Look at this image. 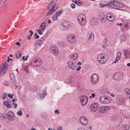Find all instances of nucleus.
<instances>
[{"label": "nucleus", "instance_id": "20", "mask_svg": "<svg viewBox=\"0 0 130 130\" xmlns=\"http://www.w3.org/2000/svg\"><path fill=\"white\" fill-rule=\"evenodd\" d=\"M113 78L117 80H119L122 78V75L120 73H116L113 75Z\"/></svg>", "mask_w": 130, "mask_h": 130}, {"label": "nucleus", "instance_id": "2", "mask_svg": "<svg viewBox=\"0 0 130 130\" xmlns=\"http://www.w3.org/2000/svg\"><path fill=\"white\" fill-rule=\"evenodd\" d=\"M108 5H112L120 8H123L124 7V4L123 3L115 1H111L110 2L108 3L107 5L102 3L99 4V7L100 8L104 7Z\"/></svg>", "mask_w": 130, "mask_h": 130}, {"label": "nucleus", "instance_id": "64", "mask_svg": "<svg viewBox=\"0 0 130 130\" xmlns=\"http://www.w3.org/2000/svg\"><path fill=\"white\" fill-rule=\"evenodd\" d=\"M127 66H128L130 67V63H127Z\"/></svg>", "mask_w": 130, "mask_h": 130}, {"label": "nucleus", "instance_id": "54", "mask_svg": "<svg viewBox=\"0 0 130 130\" xmlns=\"http://www.w3.org/2000/svg\"><path fill=\"white\" fill-rule=\"evenodd\" d=\"M17 101V99L16 98H14L12 100V101L13 102H15V101Z\"/></svg>", "mask_w": 130, "mask_h": 130}, {"label": "nucleus", "instance_id": "38", "mask_svg": "<svg viewBox=\"0 0 130 130\" xmlns=\"http://www.w3.org/2000/svg\"><path fill=\"white\" fill-rule=\"evenodd\" d=\"M129 128V126L128 125H125L124 128V130H128Z\"/></svg>", "mask_w": 130, "mask_h": 130}, {"label": "nucleus", "instance_id": "62", "mask_svg": "<svg viewBox=\"0 0 130 130\" xmlns=\"http://www.w3.org/2000/svg\"><path fill=\"white\" fill-rule=\"evenodd\" d=\"M30 130H37L35 128H34L33 127H32L31 129Z\"/></svg>", "mask_w": 130, "mask_h": 130}, {"label": "nucleus", "instance_id": "27", "mask_svg": "<svg viewBox=\"0 0 130 130\" xmlns=\"http://www.w3.org/2000/svg\"><path fill=\"white\" fill-rule=\"evenodd\" d=\"M72 1L79 6H81L83 4V3L79 0H72Z\"/></svg>", "mask_w": 130, "mask_h": 130}, {"label": "nucleus", "instance_id": "51", "mask_svg": "<svg viewBox=\"0 0 130 130\" xmlns=\"http://www.w3.org/2000/svg\"><path fill=\"white\" fill-rule=\"evenodd\" d=\"M8 59L7 60V61L8 62H9L10 60L12 61V59H10L9 57L8 56Z\"/></svg>", "mask_w": 130, "mask_h": 130}, {"label": "nucleus", "instance_id": "24", "mask_svg": "<svg viewBox=\"0 0 130 130\" xmlns=\"http://www.w3.org/2000/svg\"><path fill=\"white\" fill-rule=\"evenodd\" d=\"M121 53L120 52H118L117 54L116 59L113 63H116L118 62L120 59L121 57Z\"/></svg>", "mask_w": 130, "mask_h": 130}, {"label": "nucleus", "instance_id": "29", "mask_svg": "<svg viewBox=\"0 0 130 130\" xmlns=\"http://www.w3.org/2000/svg\"><path fill=\"white\" fill-rule=\"evenodd\" d=\"M124 92L125 95L127 96H129V98L130 99V89L128 88L126 89Z\"/></svg>", "mask_w": 130, "mask_h": 130}, {"label": "nucleus", "instance_id": "19", "mask_svg": "<svg viewBox=\"0 0 130 130\" xmlns=\"http://www.w3.org/2000/svg\"><path fill=\"white\" fill-rule=\"evenodd\" d=\"M110 109V107H109L107 106H102L100 109V112L104 113L105 112L107 111Z\"/></svg>", "mask_w": 130, "mask_h": 130}, {"label": "nucleus", "instance_id": "59", "mask_svg": "<svg viewBox=\"0 0 130 130\" xmlns=\"http://www.w3.org/2000/svg\"><path fill=\"white\" fill-rule=\"evenodd\" d=\"M29 32L30 33V35L31 36L33 34V31L31 30H30Z\"/></svg>", "mask_w": 130, "mask_h": 130}, {"label": "nucleus", "instance_id": "33", "mask_svg": "<svg viewBox=\"0 0 130 130\" xmlns=\"http://www.w3.org/2000/svg\"><path fill=\"white\" fill-rule=\"evenodd\" d=\"M41 45L39 44V43L38 42H36L34 45V48L35 49H36L40 47L41 46Z\"/></svg>", "mask_w": 130, "mask_h": 130}, {"label": "nucleus", "instance_id": "7", "mask_svg": "<svg viewBox=\"0 0 130 130\" xmlns=\"http://www.w3.org/2000/svg\"><path fill=\"white\" fill-rule=\"evenodd\" d=\"M111 98L109 97L106 96H102L100 99V102L103 104H107L110 103Z\"/></svg>", "mask_w": 130, "mask_h": 130}, {"label": "nucleus", "instance_id": "58", "mask_svg": "<svg viewBox=\"0 0 130 130\" xmlns=\"http://www.w3.org/2000/svg\"><path fill=\"white\" fill-rule=\"evenodd\" d=\"M3 84L5 86H7L8 85L7 83L6 82H4L3 83Z\"/></svg>", "mask_w": 130, "mask_h": 130}, {"label": "nucleus", "instance_id": "14", "mask_svg": "<svg viewBox=\"0 0 130 130\" xmlns=\"http://www.w3.org/2000/svg\"><path fill=\"white\" fill-rule=\"evenodd\" d=\"M91 110L92 112H95L99 108V105L97 103H94L91 105Z\"/></svg>", "mask_w": 130, "mask_h": 130}, {"label": "nucleus", "instance_id": "3", "mask_svg": "<svg viewBox=\"0 0 130 130\" xmlns=\"http://www.w3.org/2000/svg\"><path fill=\"white\" fill-rule=\"evenodd\" d=\"M78 57V54L75 53L71 56V59L68 62L69 67L73 70L75 69V60Z\"/></svg>", "mask_w": 130, "mask_h": 130}, {"label": "nucleus", "instance_id": "53", "mask_svg": "<svg viewBox=\"0 0 130 130\" xmlns=\"http://www.w3.org/2000/svg\"><path fill=\"white\" fill-rule=\"evenodd\" d=\"M77 130H85V129L83 127L79 128H78Z\"/></svg>", "mask_w": 130, "mask_h": 130}, {"label": "nucleus", "instance_id": "1", "mask_svg": "<svg viewBox=\"0 0 130 130\" xmlns=\"http://www.w3.org/2000/svg\"><path fill=\"white\" fill-rule=\"evenodd\" d=\"M54 0H53L48 5L47 7V9L48 10L46 13V15L47 16L52 14L59 7V5L57 4H55Z\"/></svg>", "mask_w": 130, "mask_h": 130}, {"label": "nucleus", "instance_id": "10", "mask_svg": "<svg viewBox=\"0 0 130 130\" xmlns=\"http://www.w3.org/2000/svg\"><path fill=\"white\" fill-rule=\"evenodd\" d=\"M99 20L96 18H92L90 20V24L93 26L97 25L99 23Z\"/></svg>", "mask_w": 130, "mask_h": 130}, {"label": "nucleus", "instance_id": "12", "mask_svg": "<svg viewBox=\"0 0 130 130\" xmlns=\"http://www.w3.org/2000/svg\"><path fill=\"white\" fill-rule=\"evenodd\" d=\"M60 28L64 30H68L69 28V24L67 22H64L61 24Z\"/></svg>", "mask_w": 130, "mask_h": 130}, {"label": "nucleus", "instance_id": "35", "mask_svg": "<svg viewBox=\"0 0 130 130\" xmlns=\"http://www.w3.org/2000/svg\"><path fill=\"white\" fill-rule=\"evenodd\" d=\"M58 16L56 14H54L53 15L52 17V19L53 21L58 20V19H57Z\"/></svg>", "mask_w": 130, "mask_h": 130}, {"label": "nucleus", "instance_id": "57", "mask_svg": "<svg viewBox=\"0 0 130 130\" xmlns=\"http://www.w3.org/2000/svg\"><path fill=\"white\" fill-rule=\"evenodd\" d=\"M62 127H59L58 128L57 130H62Z\"/></svg>", "mask_w": 130, "mask_h": 130}, {"label": "nucleus", "instance_id": "44", "mask_svg": "<svg viewBox=\"0 0 130 130\" xmlns=\"http://www.w3.org/2000/svg\"><path fill=\"white\" fill-rule=\"evenodd\" d=\"M72 82L71 80L70 79H67L65 82L67 83H71Z\"/></svg>", "mask_w": 130, "mask_h": 130}, {"label": "nucleus", "instance_id": "40", "mask_svg": "<svg viewBox=\"0 0 130 130\" xmlns=\"http://www.w3.org/2000/svg\"><path fill=\"white\" fill-rule=\"evenodd\" d=\"M37 31L39 35H42V31L41 30V29H37Z\"/></svg>", "mask_w": 130, "mask_h": 130}, {"label": "nucleus", "instance_id": "23", "mask_svg": "<svg viewBox=\"0 0 130 130\" xmlns=\"http://www.w3.org/2000/svg\"><path fill=\"white\" fill-rule=\"evenodd\" d=\"M124 53L126 59L130 58V52L128 50L124 51Z\"/></svg>", "mask_w": 130, "mask_h": 130}, {"label": "nucleus", "instance_id": "16", "mask_svg": "<svg viewBox=\"0 0 130 130\" xmlns=\"http://www.w3.org/2000/svg\"><path fill=\"white\" fill-rule=\"evenodd\" d=\"M8 119L10 121H13L14 119V117L13 112L9 111L8 112L7 115Z\"/></svg>", "mask_w": 130, "mask_h": 130}, {"label": "nucleus", "instance_id": "25", "mask_svg": "<svg viewBox=\"0 0 130 130\" xmlns=\"http://www.w3.org/2000/svg\"><path fill=\"white\" fill-rule=\"evenodd\" d=\"M46 26V23L45 22L42 23L39 27V29H41L42 31H44Z\"/></svg>", "mask_w": 130, "mask_h": 130}, {"label": "nucleus", "instance_id": "28", "mask_svg": "<svg viewBox=\"0 0 130 130\" xmlns=\"http://www.w3.org/2000/svg\"><path fill=\"white\" fill-rule=\"evenodd\" d=\"M3 104L4 106H6V108L7 109L11 108V106L9 104L7 101H5L4 102Z\"/></svg>", "mask_w": 130, "mask_h": 130}, {"label": "nucleus", "instance_id": "43", "mask_svg": "<svg viewBox=\"0 0 130 130\" xmlns=\"http://www.w3.org/2000/svg\"><path fill=\"white\" fill-rule=\"evenodd\" d=\"M95 96V94L94 93H93L91 94V96H90L89 98L90 99L92 98H94Z\"/></svg>", "mask_w": 130, "mask_h": 130}, {"label": "nucleus", "instance_id": "56", "mask_svg": "<svg viewBox=\"0 0 130 130\" xmlns=\"http://www.w3.org/2000/svg\"><path fill=\"white\" fill-rule=\"evenodd\" d=\"M15 44L19 46H20V43L19 42H17Z\"/></svg>", "mask_w": 130, "mask_h": 130}, {"label": "nucleus", "instance_id": "6", "mask_svg": "<svg viewBox=\"0 0 130 130\" xmlns=\"http://www.w3.org/2000/svg\"><path fill=\"white\" fill-rule=\"evenodd\" d=\"M8 64L6 62L3 63L0 68V76H3L8 69Z\"/></svg>", "mask_w": 130, "mask_h": 130}, {"label": "nucleus", "instance_id": "36", "mask_svg": "<svg viewBox=\"0 0 130 130\" xmlns=\"http://www.w3.org/2000/svg\"><path fill=\"white\" fill-rule=\"evenodd\" d=\"M22 53L20 52H18L16 55V57L19 58L21 57Z\"/></svg>", "mask_w": 130, "mask_h": 130}, {"label": "nucleus", "instance_id": "31", "mask_svg": "<svg viewBox=\"0 0 130 130\" xmlns=\"http://www.w3.org/2000/svg\"><path fill=\"white\" fill-rule=\"evenodd\" d=\"M58 44L60 46L64 47L66 46V43L62 41H59L58 43Z\"/></svg>", "mask_w": 130, "mask_h": 130}, {"label": "nucleus", "instance_id": "21", "mask_svg": "<svg viewBox=\"0 0 130 130\" xmlns=\"http://www.w3.org/2000/svg\"><path fill=\"white\" fill-rule=\"evenodd\" d=\"M99 20L102 22H104L106 20V18L104 14L103 13H99Z\"/></svg>", "mask_w": 130, "mask_h": 130}, {"label": "nucleus", "instance_id": "49", "mask_svg": "<svg viewBox=\"0 0 130 130\" xmlns=\"http://www.w3.org/2000/svg\"><path fill=\"white\" fill-rule=\"evenodd\" d=\"M107 41H108V40H107V39L105 38L104 39V40L103 41V42H104V43H106L107 42Z\"/></svg>", "mask_w": 130, "mask_h": 130}, {"label": "nucleus", "instance_id": "30", "mask_svg": "<svg viewBox=\"0 0 130 130\" xmlns=\"http://www.w3.org/2000/svg\"><path fill=\"white\" fill-rule=\"evenodd\" d=\"M37 96L38 99L42 100L44 98L45 96L43 95V94L38 93L37 94Z\"/></svg>", "mask_w": 130, "mask_h": 130}, {"label": "nucleus", "instance_id": "9", "mask_svg": "<svg viewBox=\"0 0 130 130\" xmlns=\"http://www.w3.org/2000/svg\"><path fill=\"white\" fill-rule=\"evenodd\" d=\"M50 50L51 53L57 56L58 55V49L56 46H51L50 47Z\"/></svg>", "mask_w": 130, "mask_h": 130}, {"label": "nucleus", "instance_id": "11", "mask_svg": "<svg viewBox=\"0 0 130 130\" xmlns=\"http://www.w3.org/2000/svg\"><path fill=\"white\" fill-rule=\"evenodd\" d=\"M79 121L80 123L84 125H87L88 124V119L85 116L80 117Z\"/></svg>", "mask_w": 130, "mask_h": 130}, {"label": "nucleus", "instance_id": "37", "mask_svg": "<svg viewBox=\"0 0 130 130\" xmlns=\"http://www.w3.org/2000/svg\"><path fill=\"white\" fill-rule=\"evenodd\" d=\"M7 94L5 93L2 95V99L3 100H5L7 97Z\"/></svg>", "mask_w": 130, "mask_h": 130}, {"label": "nucleus", "instance_id": "4", "mask_svg": "<svg viewBox=\"0 0 130 130\" xmlns=\"http://www.w3.org/2000/svg\"><path fill=\"white\" fill-rule=\"evenodd\" d=\"M77 20L79 24L81 25H85L87 23L86 16L84 14H79L77 17Z\"/></svg>", "mask_w": 130, "mask_h": 130}, {"label": "nucleus", "instance_id": "47", "mask_svg": "<svg viewBox=\"0 0 130 130\" xmlns=\"http://www.w3.org/2000/svg\"><path fill=\"white\" fill-rule=\"evenodd\" d=\"M54 112L55 113H57V114H58L60 113V112L57 109Z\"/></svg>", "mask_w": 130, "mask_h": 130}, {"label": "nucleus", "instance_id": "46", "mask_svg": "<svg viewBox=\"0 0 130 130\" xmlns=\"http://www.w3.org/2000/svg\"><path fill=\"white\" fill-rule=\"evenodd\" d=\"M14 85H15L16 87L17 88H19V89H20L21 88V86H18L17 85V82H16V83L15 84H15H14Z\"/></svg>", "mask_w": 130, "mask_h": 130}, {"label": "nucleus", "instance_id": "60", "mask_svg": "<svg viewBox=\"0 0 130 130\" xmlns=\"http://www.w3.org/2000/svg\"><path fill=\"white\" fill-rule=\"evenodd\" d=\"M31 35L28 37H27V39H28L29 40H30V39L31 38Z\"/></svg>", "mask_w": 130, "mask_h": 130}, {"label": "nucleus", "instance_id": "41", "mask_svg": "<svg viewBox=\"0 0 130 130\" xmlns=\"http://www.w3.org/2000/svg\"><path fill=\"white\" fill-rule=\"evenodd\" d=\"M36 88L35 87H32L31 89V90L32 92H34L36 91Z\"/></svg>", "mask_w": 130, "mask_h": 130}, {"label": "nucleus", "instance_id": "32", "mask_svg": "<svg viewBox=\"0 0 130 130\" xmlns=\"http://www.w3.org/2000/svg\"><path fill=\"white\" fill-rule=\"evenodd\" d=\"M44 38L42 37L39 40V41L38 42L41 45L44 42Z\"/></svg>", "mask_w": 130, "mask_h": 130}, {"label": "nucleus", "instance_id": "42", "mask_svg": "<svg viewBox=\"0 0 130 130\" xmlns=\"http://www.w3.org/2000/svg\"><path fill=\"white\" fill-rule=\"evenodd\" d=\"M13 94H12L11 95V94H8V95L7 96L8 97H9L11 99H12L13 97Z\"/></svg>", "mask_w": 130, "mask_h": 130}, {"label": "nucleus", "instance_id": "63", "mask_svg": "<svg viewBox=\"0 0 130 130\" xmlns=\"http://www.w3.org/2000/svg\"><path fill=\"white\" fill-rule=\"evenodd\" d=\"M119 26H122V23H120L119 24Z\"/></svg>", "mask_w": 130, "mask_h": 130}, {"label": "nucleus", "instance_id": "15", "mask_svg": "<svg viewBox=\"0 0 130 130\" xmlns=\"http://www.w3.org/2000/svg\"><path fill=\"white\" fill-rule=\"evenodd\" d=\"M80 101L82 106L86 105L88 101V98L86 96H83L80 97Z\"/></svg>", "mask_w": 130, "mask_h": 130}, {"label": "nucleus", "instance_id": "52", "mask_svg": "<svg viewBox=\"0 0 130 130\" xmlns=\"http://www.w3.org/2000/svg\"><path fill=\"white\" fill-rule=\"evenodd\" d=\"M81 67L80 66H79L77 68L76 70L78 71H79L80 70Z\"/></svg>", "mask_w": 130, "mask_h": 130}, {"label": "nucleus", "instance_id": "34", "mask_svg": "<svg viewBox=\"0 0 130 130\" xmlns=\"http://www.w3.org/2000/svg\"><path fill=\"white\" fill-rule=\"evenodd\" d=\"M63 9H61L59 11L57 12L56 14L58 16H59L60 15L62 12H63Z\"/></svg>", "mask_w": 130, "mask_h": 130}, {"label": "nucleus", "instance_id": "5", "mask_svg": "<svg viewBox=\"0 0 130 130\" xmlns=\"http://www.w3.org/2000/svg\"><path fill=\"white\" fill-rule=\"evenodd\" d=\"M108 58V56L106 53H103L99 55L98 57V60L101 63H105Z\"/></svg>", "mask_w": 130, "mask_h": 130}, {"label": "nucleus", "instance_id": "61", "mask_svg": "<svg viewBox=\"0 0 130 130\" xmlns=\"http://www.w3.org/2000/svg\"><path fill=\"white\" fill-rule=\"evenodd\" d=\"M74 48L72 46H71V47H70V50H73Z\"/></svg>", "mask_w": 130, "mask_h": 130}, {"label": "nucleus", "instance_id": "22", "mask_svg": "<svg viewBox=\"0 0 130 130\" xmlns=\"http://www.w3.org/2000/svg\"><path fill=\"white\" fill-rule=\"evenodd\" d=\"M94 39V36L92 32H90L88 36V40L89 41H92Z\"/></svg>", "mask_w": 130, "mask_h": 130}, {"label": "nucleus", "instance_id": "26", "mask_svg": "<svg viewBox=\"0 0 130 130\" xmlns=\"http://www.w3.org/2000/svg\"><path fill=\"white\" fill-rule=\"evenodd\" d=\"M11 80L13 84L15 85L16 82H17L16 80L15 79L14 75L13 74H11L10 75Z\"/></svg>", "mask_w": 130, "mask_h": 130}, {"label": "nucleus", "instance_id": "8", "mask_svg": "<svg viewBox=\"0 0 130 130\" xmlns=\"http://www.w3.org/2000/svg\"><path fill=\"white\" fill-rule=\"evenodd\" d=\"M91 79L92 83L93 84H95L98 83V81L99 76L96 74H94L91 76Z\"/></svg>", "mask_w": 130, "mask_h": 130}, {"label": "nucleus", "instance_id": "13", "mask_svg": "<svg viewBox=\"0 0 130 130\" xmlns=\"http://www.w3.org/2000/svg\"><path fill=\"white\" fill-rule=\"evenodd\" d=\"M76 38L75 36L73 35H69L67 38V40L70 43L73 44L76 41Z\"/></svg>", "mask_w": 130, "mask_h": 130}, {"label": "nucleus", "instance_id": "55", "mask_svg": "<svg viewBox=\"0 0 130 130\" xmlns=\"http://www.w3.org/2000/svg\"><path fill=\"white\" fill-rule=\"evenodd\" d=\"M39 37V35H37L36 36H35L34 38L36 39H38Z\"/></svg>", "mask_w": 130, "mask_h": 130}, {"label": "nucleus", "instance_id": "17", "mask_svg": "<svg viewBox=\"0 0 130 130\" xmlns=\"http://www.w3.org/2000/svg\"><path fill=\"white\" fill-rule=\"evenodd\" d=\"M107 19L110 22H113L115 20L114 16L112 14L107 13L106 15Z\"/></svg>", "mask_w": 130, "mask_h": 130}, {"label": "nucleus", "instance_id": "50", "mask_svg": "<svg viewBox=\"0 0 130 130\" xmlns=\"http://www.w3.org/2000/svg\"><path fill=\"white\" fill-rule=\"evenodd\" d=\"M42 94H43V95H45V96L47 95V93L45 91H44Z\"/></svg>", "mask_w": 130, "mask_h": 130}, {"label": "nucleus", "instance_id": "18", "mask_svg": "<svg viewBox=\"0 0 130 130\" xmlns=\"http://www.w3.org/2000/svg\"><path fill=\"white\" fill-rule=\"evenodd\" d=\"M33 62L35 63V66H40L42 63V61L38 58H37L35 59Z\"/></svg>", "mask_w": 130, "mask_h": 130}, {"label": "nucleus", "instance_id": "48", "mask_svg": "<svg viewBox=\"0 0 130 130\" xmlns=\"http://www.w3.org/2000/svg\"><path fill=\"white\" fill-rule=\"evenodd\" d=\"M12 104L13 105H14V107L15 108H16L17 107V104L15 103H13Z\"/></svg>", "mask_w": 130, "mask_h": 130}, {"label": "nucleus", "instance_id": "39", "mask_svg": "<svg viewBox=\"0 0 130 130\" xmlns=\"http://www.w3.org/2000/svg\"><path fill=\"white\" fill-rule=\"evenodd\" d=\"M17 115L19 116H21L22 114V112L21 110H19L17 112Z\"/></svg>", "mask_w": 130, "mask_h": 130}, {"label": "nucleus", "instance_id": "45", "mask_svg": "<svg viewBox=\"0 0 130 130\" xmlns=\"http://www.w3.org/2000/svg\"><path fill=\"white\" fill-rule=\"evenodd\" d=\"M71 7L72 8L74 9L75 7V5L74 3H72L71 4Z\"/></svg>", "mask_w": 130, "mask_h": 130}]
</instances>
